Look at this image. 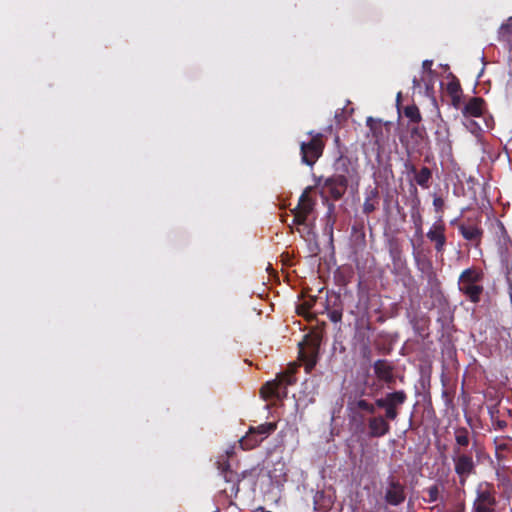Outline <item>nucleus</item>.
<instances>
[{
  "instance_id": "7c9ffc66",
  "label": "nucleus",
  "mask_w": 512,
  "mask_h": 512,
  "mask_svg": "<svg viewBox=\"0 0 512 512\" xmlns=\"http://www.w3.org/2000/svg\"><path fill=\"white\" fill-rule=\"evenodd\" d=\"M300 346V350H299V355H300V358L303 360V361H308V365L309 366H314L316 361H315V349H313L311 355L309 356V358L307 357V355L305 354L304 350H303V347H302V344L300 343L299 344Z\"/></svg>"
},
{
  "instance_id": "ea45409f",
  "label": "nucleus",
  "mask_w": 512,
  "mask_h": 512,
  "mask_svg": "<svg viewBox=\"0 0 512 512\" xmlns=\"http://www.w3.org/2000/svg\"><path fill=\"white\" fill-rule=\"evenodd\" d=\"M412 83L414 89L421 88V81L418 78L414 77Z\"/></svg>"
},
{
  "instance_id": "aec40b11",
  "label": "nucleus",
  "mask_w": 512,
  "mask_h": 512,
  "mask_svg": "<svg viewBox=\"0 0 512 512\" xmlns=\"http://www.w3.org/2000/svg\"><path fill=\"white\" fill-rule=\"evenodd\" d=\"M379 204V191L377 188L371 189L365 197L362 211L364 214L369 215L374 212Z\"/></svg>"
},
{
  "instance_id": "c85d7f7f",
  "label": "nucleus",
  "mask_w": 512,
  "mask_h": 512,
  "mask_svg": "<svg viewBox=\"0 0 512 512\" xmlns=\"http://www.w3.org/2000/svg\"><path fill=\"white\" fill-rule=\"evenodd\" d=\"M292 212L294 215L293 223L296 225H304L307 221L308 216L310 215L297 209L292 210Z\"/></svg>"
},
{
  "instance_id": "f257e3e1",
  "label": "nucleus",
  "mask_w": 512,
  "mask_h": 512,
  "mask_svg": "<svg viewBox=\"0 0 512 512\" xmlns=\"http://www.w3.org/2000/svg\"><path fill=\"white\" fill-rule=\"evenodd\" d=\"M407 401L404 390L387 393L384 397L375 400L377 408L384 409L385 415L372 416L368 419L369 436L380 438L390 432L388 421H395L399 415V408Z\"/></svg>"
},
{
  "instance_id": "ddd939ff",
  "label": "nucleus",
  "mask_w": 512,
  "mask_h": 512,
  "mask_svg": "<svg viewBox=\"0 0 512 512\" xmlns=\"http://www.w3.org/2000/svg\"><path fill=\"white\" fill-rule=\"evenodd\" d=\"M446 227L440 216L439 220L435 222L427 232V238L434 243V249L437 253H443L446 246Z\"/></svg>"
},
{
  "instance_id": "4c0bfd02",
  "label": "nucleus",
  "mask_w": 512,
  "mask_h": 512,
  "mask_svg": "<svg viewBox=\"0 0 512 512\" xmlns=\"http://www.w3.org/2000/svg\"><path fill=\"white\" fill-rule=\"evenodd\" d=\"M432 65H433L432 60H424L422 63V68L424 71L432 72Z\"/></svg>"
},
{
  "instance_id": "dca6fc26",
  "label": "nucleus",
  "mask_w": 512,
  "mask_h": 512,
  "mask_svg": "<svg viewBox=\"0 0 512 512\" xmlns=\"http://www.w3.org/2000/svg\"><path fill=\"white\" fill-rule=\"evenodd\" d=\"M486 102L481 97H472L462 109L465 117H480L485 109Z\"/></svg>"
},
{
  "instance_id": "f8f14e48",
  "label": "nucleus",
  "mask_w": 512,
  "mask_h": 512,
  "mask_svg": "<svg viewBox=\"0 0 512 512\" xmlns=\"http://www.w3.org/2000/svg\"><path fill=\"white\" fill-rule=\"evenodd\" d=\"M457 228L465 240L471 242L475 247L480 246L484 231L479 221L468 220L458 224Z\"/></svg>"
},
{
  "instance_id": "bb28decb",
  "label": "nucleus",
  "mask_w": 512,
  "mask_h": 512,
  "mask_svg": "<svg viewBox=\"0 0 512 512\" xmlns=\"http://www.w3.org/2000/svg\"><path fill=\"white\" fill-rule=\"evenodd\" d=\"M512 35V17L506 23H503L499 29V37L503 40H510Z\"/></svg>"
},
{
  "instance_id": "4468645a",
  "label": "nucleus",
  "mask_w": 512,
  "mask_h": 512,
  "mask_svg": "<svg viewBox=\"0 0 512 512\" xmlns=\"http://www.w3.org/2000/svg\"><path fill=\"white\" fill-rule=\"evenodd\" d=\"M375 376L388 387L395 383L394 366L386 359H378L373 364Z\"/></svg>"
},
{
  "instance_id": "c756f323",
  "label": "nucleus",
  "mask_w": 512,
  "mask_h": 512,
  "mask_svg": "<svg viewBox=\"0 0 512 512\" xmlns=\"http://www.w3.org/2000/svg\"><path fill=\"white\" fill-rule=\"evenodd\" d=\"M447 92L449 95L461 94L462 89L458 80H453L447 84Z\"/></svg>"
},
{
  "instance_id": "f03ea898",
  "label": "nucleus",
  "mask_w": 512,
  "mask_h": 512,
  "mask_svg": "<svg viewBox=\"0 0 512 512\" xmlns=\"http://www.w3.org/2000/svg\"><path fill=\"white\" fill-rule=\"evenodd\" d=\"M473 452H475L478 460L484 453L481 448H478L476 441L473 442L469 451L452 450L451 458L454 465V472L458 477V483L461 487L466 485L469 477L476 474L477 462L473 458Z\"/></svg>"
},
{
  "instance_id": "412c9836",
  "label": "nucleus",
  "mask_w": 512,
  "mask_h": 512,
  "mask_svg": "<svg viewBox=\"0 0 512 512\" xmlns=\"http://www.w3.org/2000/svg\"><path fill=\"white\" fill-rule=\"evenodd\" d=\"M311 191H312V187H307L303 191V193L301 194V196L299 198L298 205L295 209L303 211L304 213H307V214L312 213V211L314 209L315 201L310 196Z\"/></svg>"
},
{
  "instance_id": "7ed1b4c3",
  "label": "nucleus",
  "mask_w": 512,
  "mask_h": 512,
  "mask_svg": "<svg viewBox=\"0 0 512 512\" xmlns=\"http://www.w3.org/2000/svg\"><path fill=\"white\" fill-rule=\"evenodd\" d=\"M484 279V273L477 267H470L463 270L458 279L459 291L471 303L478 304L484 292V287L481 285Z\"/></svg>"
},
{
  "instance_id": "58836bf2",
  "label": "nucleus",
  "mask_w": 512,
  "mask_h": 512,
  "mask_svg": "<svg viewBox=\"0 0 512 512\" xmlns=\"http://www.w3.org/2000/svg\"><path fill=\"white\" fill-rule=\"evenodd\" d=\"M452 98V105L456 108L460 105V94L451 95Z\"/></svg>"
},
{
  "instance_id": "c03bdc74",
  "label": "nucleus",
  "mask_w": 512,
  "mask_h": 512,
  "mask_svg": "<svg viewBox=\"0 0 512 512\" xmlns=\"http://www.w3.org/2000/svg\"><path fill=\"white\" fill-rule=\"evenodd\" d=\"M510 512H512V508L510 509Z\"/></svg>"
},
{
  "instance_id": "c9c22d12",
  "label": "nucleus",
  "mask_w": 512,
  "mask_h": 512,
  "mask_svg": "<svg viewBox=\"0 0 512 512\" xmlns=\"http://www.w3.org/2000/svg\"><path fill=\"white\" fill-rule=\"evenodd\" d=\"M404 167H405V170L407 171V173L413 174L414 176L418 172L416 166L409 160H407L404 163Z\"/></svg>"
},
{
  "instance_id": "72a5a7b5",
  "label": "nucleus",
  "mask_w": 512,
  "mask_h": 512,
  "mask_svg": "<svg viewBox=\"0 0 512 512\" xmlns=\"http://www.w3.org/2000/svg\"><path fill=\"white\" fill-rule=\"evenodd\" d=\"M328 316L332 322H334V323L340 322L342 319V311L334 309L329 312Z\"/></svg>"
},
{
  "instance_id": "a18cd8bd",
  "label": "nucleus",
  "mask_w": 512,
  "mask_h": 512,
  "mask_svg": "<svg viewBox=\"0 0 512 512\" xmlns=\"http://www.w3.org/2000/svg\"><path fill=\"white\" fill-rule=\"evenodd\" d=\"M216 512H219L218 510Z\"/></svg>"
},
{
  "instance_id": "f3484780",
  "label": "nucleus",
  "mask_w": 512,
  "mask_h": 512,
  "mask_svg": "<svg viewBox=\"0 0 512 512\" xmlns=\"http://www.w3.org/2000/svg\"><path fill=\"white\" fill-rule=\"evenodd\" d=\"M445 487L442 483L436 482L424 489V493L427 494V498L423 497V500L428 503L440 502L442 507L445 506Z\"/></svg>"
},
{
  "instance_id": "37998d69",
  "label": "nucleus",
  "mask_w": 512,
  "mask_h": 512,
  "mask_svg": "<svg viewBox=\"0 0 512 512\" xmlns=\"http://www.w3.org/2000/svg\"><path fill=\"white\" fill-rule=\"evenodd\" d=\"M458 219H453L450 221V224L451 225H458L459 223H457Z\"/></svg>"
},
{
  "instance_id": "cd10ccee",
  "label": "nucleus",
  "mask_w": 512,
  "mask_h": 512,
  "mask_svg": "<svg viewBox=\"0 0 512 512\" xmlns=\"http://www.w3.org/2000/svg\"><path fill=\"white\" fill-rule=\"evenodd\" d=\"M356 407L360 410H363L369 414H374L375 411H376V405L375 403H370L368 402L367 400H364V399H359L357 402H356Z\"/></svg>"
},
{
  "instance_id": "79ce46f5",
  "label": "nucleus",
  "mask_w": 512,
  "mask_h": 512,
  "mask_svg": "<svg viewBox=\"0 0 512 512\" xmlns=\"http://www.w3.org/2000/svg\"><path fill=\"white\" fill-rule=\"evenodd\" d=\"M498 225H499L500 229L502 230V232L506 234V230L504 228V225L501 222H499Z\"/></svg>"
},
{
  "instance_id": "f704fd0d",
  "label": "nucleus",
  "mask_w": 512,
  "mask_h": 512,
  "mask_svg": "<svg viewBox=\"0 0 512 512\" xmlns=\"http://www.w3.org/2000/svg\"><path fill=\"white\" fill-rule=\"evenodd\" d=\"M366 124L370 128V130L373 132L374 136H376L377 130H379V132L382 131L381 126H378V127L375 126V121H374V119L372 117H368L367 118Z\"/></svg>"
},
{
  "instance_id": "6e6552de",
  "label": "nucleus",
  "mask_w": 512,
  "mask_h": 512,
  "mask_svg": "<svg viewBox=\"0 0 512 512\" xmlns=\"http://www.w3.org/2000/svg\"><path fill=\"white\" fill-rule=\"evenodd\" d=\"M358 161L346 155H341L334 163L335 175H342L347 181L359 180Z\"/></svg>"
},
{
  "instance_id": "a19ab883",
  "label": "nucleus",
  "mask_w": 512,
  "mask_h": 512,
  "mask_svg": "<svg viewBox=\"0 0 512 512\" xmlns=\"http://www.w3.org/2000/svg\"><path fill=\"white\" fill-rule=\"evenodd\" d=\"M506 448H507L506 444H501V445L497 446V449H500V450H505Z\"/></svg>"
},
{
  "instance_id": "b1692460",
  "label": "nucleus",
  "mask_w": 512,
  "mask_h": 512,
  "mask_svg": "<svg viewBox=\"0 0 512 512\" xmlns=\"http://www.w3.org/2000/svg\"><path fill=\"white\" fill-rule=\"evenodd\" d=\"M277 428V424L274 422H266L263 424H260L257 427H250V430H254V433L261 437L262 439H265L268 435L273 433Z\"/></svg>"
},
{
  "instance_id": "e433bc0d",
  "label": "nucleus",
  "mask_w": 512,
  "mask_h": 512,
  "mask_svg": "<svg viewBox=\"0 0 512 512\" xmlns=\"http://www.w3.org/2000/svg\"><path fill=\"white\" fill-rule=\"evenodd\" d=\"M494 428L497 430H503L507 427V422L505 420L497 419L493 422Z\"/></svg>"
},
{
  "instance_id": "9d476101",
  "label": "nucleus",
  "mask_w": 512,
  "mask_h": 512,
  "mask_svg": "<svg viewBox=\"0 0 512 512\" xmlns=\"http://www.w3.org/2000/svg\"><path fill=\"white\" fill-rule=\"evenodd\" d=\"M426 137L425 127L416 125L410 128L407 137H400V142L405 147L406 152L411 154L420 151Z\"/></svg>"
},
{
  "instance_id": "a878e982",
  "label": "nucleus",
  "mask_w": 512,
  "mask_h": 512,
  "mask_svg": "<svg viewBox=\"0 0 512 512\" xmlns=\"http://www.w3.org/2000/svg\"><path fill=\"white\" fill-rule=\"evenodd\" d=\"M413 326L417 333L422 335L428 330L429 318L425 315H422L413 321Z\"/></svg>"
},
{
  "instance_id": "5701e85b",
  "label": "nucleus",
  "mask_w": 512,
  "mask_h": 512,
  "mask_svg": "<svg viewBox=\"0 0 512 512\" xmlns=\"http://www.w3.org/2000/svg\"><path fill=\"white\" fill-rule=\"evenodd\" d=\"M432 171L429 167L423 166L414 176L416 183L424 189L429 188Z\"/></svg>"
},
{
  "instance_id": "1a4fd4ad",
  "label": "nucleus",
  "mask_w": 512,
  "mask_h": 512,
  "mask_svg": "<svg viewBox=\"0 0 512 512\" xmlns=\"http://www.w3.org/2000/svg\"><path fill=\"white\" fill-rule=\"evenodd\" d=\"M384 499L387 504L398 506L406 499V489L397 478L389 476L387 479V487L385 490Z\"/></svg>"
},
{
  "instance_id": "a211bd4d",
  "label": "nucleus",
  "mask_w": 512,
  "mask_h": 512,
  "mask_svg": "<svg viewBox=\"0 0 512 512\" xmlns=\"http://www.w3.org/2000/svg\"><path fill=\"white\" fill-rule=\"evenodd\" d=\"M455 444L452 450L468 451L467 447L471 442V433L466 427H456L454 429Z\"/></svg>"
},
{
  "instance_id": "9b49d317",
  "label": "nucleus",
  "mask_w": 512,
  "mask_h": 512,
  "mask_svg": "<svg viewBox=\"0 0 512 512\" xmlns=\"http://www.w3.org/2000/svg\"><path fill=\"white\" fill-rule=\"evenodd\" d=\"M349 181L342 175H335L325 179L322 189L323 192L327 193L333 200H340L348 188Z\"/></svg>"
},
{
  "instance_id": "0eeeda50",
  "label": "nucleus",
  "mask_w": 512,
  "mask_h": 512,
  "mask_svg": "<svg viewBox=\"0 0 512 512\" xmlns=\"http://www.w3.org/2000/svg\"><path fill=\"white\" fill-rule=\"evenodd\" d=\"M232 454L233 451H227V456L219 457L216 462V466L224 481L230 484L229 489H224L223 492L226 493L229 497H237L240 491L241 478H239L238 473L231 468L228 458Z\"/></svg>"
},
{
  "instance_id": "4be33fe9",
  "label": "nucleus",
  "mask_w": 512,
  "mask_h": 512,
  "mask_svg": "<svg viewBox=\"0 0 512 512\" xmlns=\"http://www.w3.org/2000/svg\"><path fill=\"white\" fill-rule=\"evenodd\" d=\"M263 440L254 433V430L249 429L246 435L239 440V444L243 450H251L259 446Z\"/></svg>"
},
{
  "instance_id": "473e14b6",
  "label": "nucleus",
  "mask_w": 512,
  "mask_h": 512,
  "mask_svg": "<svg viewBox=\"0 0 512 512\" xmlns=\"http://www.w3.org/2000/svg\"><path fill=\"white\" fill-rule=\"evenodd\" d=\"M238 476H239V478H241V481L250 476L257 477L258 476L257 468L253 467L251 469L243 470L241 473H238Z\"/></svg>"
},
{
  "instance_id": "20e7f679",
  "label": "nucleus",
  "mask_w": 512,
  "mask_h": 512,
  "mask_svg": "<svg viewBox=\"0 0 512 512\" xmlns=\"http://www.w3.org/2000/svg\"><path fill=\"white\" fill-rule=\"evenodd\" d=\"M293 368L277 374L272 381L266 382L260 389V395L264 400L277 399L283 400L287 397V387L296 383Z\"/></svg>"
},
{
  "instance_id": "2f4dec72",
  "label": "nucleus",
  "mask_w": 512,
  "mask_h": 512,
  "mask_svg": "<svg viewBox=\"0 0 512 512\" xmlns=\"http://www.w3.org/2000/svg\"><path fill=\"white\" fill-rule=\"evenodd\" d=\"M444 205H445V202L443 200V198L441 197H434L433 199V206H434V209L437 213H443L444 211Z\"/></svg>"
},
{
  "instance_id": "6ab92c4d",
  "label": "nucleus",
  "mask_w": 512,
  "mask_h": 512,
  "mask_svg": "<svg viewBox=\"0 0 512 512\" xmlns=\"http://www.w3.org/2000/svg\"><path fill=\"white\" fill-rule=\"evenodd\" d=\"M388 252L394 265H402L404 263L403 249L401 242L397 238L388 240Z\"/></svg>"
},
{
  "instance_id": "423d86ee",
  "label": "nucleus",
  "mask_w": 512,
  "mask_h": 512,
  "mask_svg": "<svg viewBox=\"0 0 512 512\" xmlns=\"http://www.w3.org/2000/svg\"><path fill=\"white\" fill-rule=\"evenodd\" d=\"M308 135L311 136V139L307 142H301L300 154L302 163L312 167L322 156L325 148V141L322 133L309 131Z\"/></svg>"
},
{
  "instance_id": "2eb2a0df",
  "label": "nucleus",
  "mask_w": 512,
  "mask_h": 512,
  "mask_svg": "<svg viewBox=\"0 0 512 512\" xmlns=\"http://www.w3.org/2000/svg\"><path fill=\"white\" fill-rule=\"evenodd\" d=\"M413 256L418 269L426 275L428 284L432 287V289L439 290L440 282L433 270L432 262L430 260H421L419 258V253L415 251H413Z\"/></svg>"
},
{
  "instance_id": "39448f33",
  "label": "nucleus",
  "mask_w": 512,
  "mask_h": 512,
  "mask_svg": "<svg viewBox=\"0 0 512 512\" xmlns=\"http://www.w3.org/2000/svg\"><path fill=\"white\" fill-rule=\"evenodd\" d=\"M497 498L493 483L480 482L475 489L473 512H496Z\"/></svg>"
},
{
  "instance_id": "393cba45",
  "label": "nucleus",
  "mask_w": 512,
  "mask_h": 512,
  "mask_svg": "<svg viewBox=\"0 0 512 512\" xmlns=\"http://www.w3.org/2000/svg\"><path fill=\"white\" fill-rule=\"evenodd\" d=\"M403 112L405 117H407L410 122L416 125H418L422 120L420 110L415 104L406 106Z\"/></svg>"
}]
</instances>
